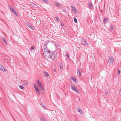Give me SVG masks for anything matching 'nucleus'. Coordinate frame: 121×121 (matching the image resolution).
Segmentation results:
<instances>
[{
  "mask_svg": "<svg viewBox=\"0 0 121 121\" xmlns=\"http://www.w3.org/2000/svg\"><path fill=\"white\" fill-rule=\"evenodd\" d=\"M40 105L42 106L44 108H47L42 103H40Z\"/></svg>",
  "mask_w": 121,
  "mask_h": 121,
  "instance_id": "5701e85b",
  "label": "nucleus"
},
{
  "mask_svg": "<svg viewBox=\"0 0 121 121\" xmlns=\"http://www.w3.org/2000/svg\"><path fill=\"white\" fill-rule=\"evenodd\" d=\"M35 90H36V91L38 90L39 89L38 88V87H36V88H35Z\"/></svg>",
  "mask_w": 121,
  "mask_h": 121,
  "instance_id": "2f4dec72",
  "label": "nucleus"
},
{
  "mask_svg": "<svg viewBox=\"0 0 121 121\" xmlns=\"http://www.w3.org/2000/svg\"><path fill=\"white\" fill-rule=\"evenodd\" d=\"M40 119L41 121H45V120L43 117H40Z\"/></svg>",
  "mask_w": 121,
  "mask_h": 121,
  "instance_id": "b1692460",
  "label": "nucleus"
},
{
  "mask_svg": "<svg viewBox=\"0 0 121 121\" xmlns=\"http://www.w3.org/2000/svg\"><path fill=\"white\" fill-rule=\"evenodd\" d=\"M22 83L23 85H26L27 84V82L26 81L23 80L22 81Z\"/></svg>",
  "mask_w": 121,
  "mask_h": 121,
  "instance_id": "2eb2a0df",
  "label": "nucleus"
},
{
  "mask_svg": "<svg viewBox=\"0 0 121 121\" xmlns=\"http://www.w3.org/2000/svg\"><path fill=\"white\" fill-rule=\"evenodd\" d=\"M33 87L34 88H36V87H37V86H36V85L35 84H34L33 85Z\"/></svg>",
  "mask_w": 121,
  "mask_h": 121,
  "instance_id": "7c9ffc66",
  "label": "nucleus"
},
{
  "mask_svg": "<svg viewBox=\"0 0 121 121\" xmlns=\"http://www.w3.org/2000/svg\"><path fill=\"white\" fill-rule=\"evenodd\" d=\"M31 49L32 50H33L34 49V48L33 47H31Z\"/></svg>",
  "mask_w": 121,
  "mask_h": 121,
  "instance_id": "473e14b6",
  "label": "nucleus"
},
{
  "mask_svg": "<svg viewBox=\"0 0 121 121\" xmlns=\"http://www.w3.org/2000/svg\"><path fill=\"white\" fill-rule=\"evenodd\" d=\"M9 8L10 10L12 11L15 15L17 16H18L17 13L15 9L13 8H12L10 6H9Z\"/></svg>",
  "mask_w": 121,
  "mask_h": 121,
  "instance_id": "7ed1b4c3",
  "label": "nucleus"
},
{
  "mask_svg": "<svg viewBox=\"0 0 121 121\" xmlns=\"http://www.w3.org/2000/svg\"><path fill=\"white\" fill-rule=\"evenodd\" d=\"M60 69H63V65L61 63H60Z\"/></svg>",
  "mask_w": 121,
  "mask_h": 121,
  "instance_id": "aec40b11",
  "label": "nucleus"
},
{
  "mask_svg": "<svg viewBox=\"0 0 121 121\" xmlns=\"http://www.w3.org/2000/svg\"><path fill=\"white\" fill-rule=\"evenodd\" d=\"M0 70L4 72H6L7 70L0 64Z\"/></svg>",
  "mask_w": 121,
  "mask_h": 121,
  "instance_id": "0eeeda50",
  "label": "nucleus"
},
{
  "mask_svg": "<svg viewBox=\"0 0 121 121\" xmlns=\"http://www.w3.org/2000/svg\"><path fill=\"white\" fill-rule=\"evenodd\" d=\"M108 21V20L106 18H105L103 21V22L104 23H105L107 22Z\"/></svg>",
  "mask_w": 121,
  "mask_h": 121,
  "instance_id": "f3484780",
  "label": "nucleus"
},
{
  "mask_svg": "<svg viewBox=\"0 0 121 121\" xmlns=\"http://www.w3.org/2000/svg\"><path fill=\"white\" fill-rule=\"evenodd\" d=\"M55 4L57 6L59 7H61L62 6V5L60 3H56Z\"/></svg>",
  "mask_w": 121,
  "mask_h": 121,
  "instance_id": "ddd939ff",
  "label": "nucleus"
},
{
  "mask_svg": "<svg viewBox=\"0 0 121 121\" xmlns=\"http://www.w3.org/2000/svg\"><path fill=\"white\" fill-rule=\"evenodd\" d=\"M81 41V43L83 45H87V43L86 40L82 39Z\"/></svg>",
  "mask_w": 121,
  "mask_h": 121,
  "instance_id": "423d86ee",
  "label": "nucleus"
},
{
  "mask_svg": "<svg viewBox=\"0 0 121 121\" xmlns=\"http://www.w3.org/2000/svg\"><path fill=\"white\" fill-rule=\"evenodd\" d=\"M30 5L32 7L35 8H36L38 7V6L37 5L33 3L31 4Z\"/></svg>",
  "mask_w": 121,
  "mask_h": 121,
  "instance_id": "9b49d317",
  "label": "nucleus"
},
{
  "mask_svg": "<svg viewBox=\"0 0 121 121\" xmlns=\"http://www.w3.org/2000/svg\"><path fill=\"white\" fill-rule=\"evenodd\" d=\"M114 59L112 57H111L108 60V62L110 64L113 63L114 61Z\"/></svg>",
  "mask_w": 121,
  "mask_h": 121,
  "instance_id": "39448f33",
  "label": "nucleus"
},
{
  "mask_svg": "<svg viewBox=\"0 0 121 121\" xmlns=\"http://www.w3.org/2000/svg\"><path fill=\"white\" fill-rule=\"evenodd\" d=\"M70 78L75 82L76 83L77 82V79L74 77H72Z\"/></svg>",
  "mask_w": 121,
  "mask_h": 121,
  "instance_id": "1a4fd4ad",
  "label": "nucleus"
},
{
  "mask_svg": "<svg viewBox=\"0 0 121 121\" xmlns=\"http://www.w3.org/2000/svg\"><path fill=\"white\" fill-rule=\"evenodd\" d=\"M56 20H57V21H59V18L58 17H56Z\"/></svg>",
  "mask_w": 121,
  "mask_h": 121,
  "instance_id": "c85d7f7f",
  "label": "nucleus"
},
{
  "mask_svg": "<svg viewBox=\"0 0 121 121\" xmlns=\"http://www.w3.org/2000/svg\"><path fill=\"white\" fill-rule=\"evenodd\" d=\"M27 26L30 28L31 29L33 30V27L29 23V22H27L26 23Z\"/></svg>",
  "mask_w": 121,
  "mask_h": 121,
  "instance_id": "6e6552de",
  "label": "nucleus"
},
{
  "mask_svg": "<svg viewBox=\"0 0 121 121\" xmlns=\"http://www.w3.org/2000/svg\"><path fill=\"white\" fill-rule=\"evenodd\" d=\"M2 40L6 44H7V42L6 41V40L5 38H2Z\"/></svg>",
  "mask_w": 121,
  "mask_h": 121,
  "instance_id": "dca6fc26",
  "label": "nucleus"
},
{
  "mask_svg": "<svg viewBox=\"0 0 121 121\" xmlns=\"http://www.w3.org/2000/svg\"><path fill=\"white\" fill-rule=\"evenodd\" d=\"M117 73L118 74V75H120L121 73V71L119 69L118 70V72Z\"/></svg>",
  "mask_w": 121,
  "mask_h": 121,
  "instance_id": "4be33fe9",
  "label": "nucleus"
},
{
  "mask_svg": "<svg viewBox=\"0 0 121 121\" xmlns=\"http://www.w3.org/2000/svg\"><path fill=\"white\" fill-rule=\"evenodd\" d=\"M51 44V42H50L44 43V48L43 51L44 55L46 56L48 60L50 61L54 60L57 55L56 53L55 52L51 53L50 51L47 49V46H49Z\"/></svg>",
  "mask_w": 121,
  "mask_h": 121,
  "instance_id": "f257e3e1",
  "label": "nucleus"
},
{
  "mask_svg": "<svg viewBox=\"0 0 121 121\" xmlns=\"http://www.w3.org/2000/svg\"><path fill=\"white\" fill-rule=\"evenodd\" d=\"M42 1L44 2L45 3H47L48 2V1L47 0H42Z\"/></svg>",
  "mask_w": 121,
  "mask_h": 121,
  "instance_id": "bb28decb",
  "label": "nucleus"
},
{
  "mask_svg": "<svg viewBox=\"0 0 121 121\" xmlns=\"http://www.w3.org/2000/svg\"><path fill=\"white\" fill-rule=\"evenodd\" d=\"M105 92L106 94H108V92H107L106 91Z\"/></svg>",
  "mask_w": 121,
  "mask_h": 121,
  "instance_id": "f704fd0d",
  "label": "nucleus"
},
{
  "mask_svg": "<svg viewBox=\"0 0 121 121\" xmlns=\"http://www.w3.org/2000/svg\"><path fill=\"white\" fill-rule=\"evenodd\" d=\"M36 91L38 94H39L40 93V91L39 89H38V90Z\"/></svg>",
  "mask_w": 121,
  "mask_h": 121,
  "instance_id": "cd10ccee",
  "label": "nucleus"
},
{
  "mask_svg": "<svg viewBox=\"0 0 121 121\" xmlns=\"http://www.w3.org/2000/svg\"><path fill=\"white\" fill-rule=\"evenodd\" d=\"M36 82L37 83V85L40 89L43 91L44 90V87L42 84V83L39 80H37L36 81Z\"/></svg>",
  "mask_w": 121,
  "mask_h": 121,
  "instance_id": "f03ea898",
  "label": "nucleus"
},
{
  "mask_svg": "<svg viewBox=\"0 0 121 121\" xmlns=\"http://www.w3.org/2000/svg\"><path fill=\"white\" fill-rule=\"evenodd\" d=\"M44 73L45 74V75H44V76L46 77H48L49 76V74L48 73L46 72L45 71H44Z\"/></svg>",
  "mask_w": 121,
  "mask_h": 121,
  "instance_id": "4468645a",
  "label": "nucleus"
},
{
  "mask_svg": "<svg viewBox=\"0 0 121 121\" xmlns=\"http://www.w3.org/2000/svg\"><path fill=\"white\" fill-rule=\"evenodd\" d=\"M74 22L75 23H76L77 22V20L76 18H74Z\"/></svg>",
  "mask_w": 121,
  "mask_h": 121,
  "instance_id": "393cba45",
  "label": "nucleus"
},
{
  "mask_svg": "<svg viewBox=\"0 0 121 121\" xmlns=\"http://www.w3.org/2000/svg\"><path fill=\"white\" fill-rule=\"evenodd\" d=\"M80 69H79L78 70V73H79V76H81V72L80 71Z\"/></svg>",
  "mask_w": 121,
  "mask_h": 121,
  "instance_id": "412c9836",
  "label": "nucleus"
},
{
  "mask_svg": "<svg viewBox=\"0 0 121 121\" xmlns=\"http://www.w3.org/2000/svg\"><path fill=\"white\" fill-rule=\"evenodd\" d=\"M71 8H72V10L74 11V12L75 13H76L77 12V10L73 6H72Z\"/></svg>",
  "mask_w": 121,
  "mask_h": 121,
  "instance_id": "9d476101",
  "label": "nucleus"
},
{
  "mask_svg": "<svg viewBox=\"0 0 121 121\" xmlns=\"http://www.w3.org/2000/svg\"><path fill=\"white\" fill-rule=\"evenodd\" d=\"M71 89L76 92L78 94H79V93L78 90L73 85H71Z\"/></svg>",
  "mask_w": 121,
  "mask_h": 121,
  "instance_id": "20e7f679",
  "label": "nucleus"
},
{
  "mask_svg": "<svg viewBox=\"0 0 121 121\" xmlns=\"http://www.w3.org/2000/svg\"><path fill=\"white\" fill-rule=\"evenodd\" d=\"M19 87L22 90L25 89V88L22 85H20L19 86Z\"/></svg>",
  "mask_w": 121,
  "mask_h": 121,
  "instance_id": "a211bd4d",
  "label": "nucleus"
},
{
  "mask_svg": "<svg viewBox=\"0 0 121 121\" xmlns=\"http://www.w3.org/2000/svg\"><path fill=\"white\" fill-rule=\"evenodd\" d=\"M66 56L67 57V58L69 59V57L68 55V54H66Z\"/></svg>",
  "mask_w": 121,
  "mask_h": 121,
  "instance_id": "c756f323",
  "label": "nucleus"
},
{
  "mask_svg": "<svg viewBox=\"0 0 121 121\" xmlns=\"http://www.w3.org/2000/svg\"><path fill=\"white\" fill-rule=\"evenodd\" d=\"M76 110L77 111H78L80 113H81V114L82 113V111H81L80 109L78 107V108H76Z\"/></svg>",
  "mask_w": 121,
  "mask_h": 121,
  "instance_id": "f8f14e48",
  "label": "nucleus"
},
{
  "mask_svg": "<svg viewBox=\"0 0 121 121\" xmlns=\"http://www.w3.org/2000/svg\"><path fill=\"white\" fill-rule=\"evenodd\" d=\"M88 6L89 7L91 8H92V5L91 4V3H89L88 4Z\"/></svg>",
  "mask_w": 121,
  "mask_h": 121,
  "instance_id": "6ab92c4d",
  "label": "nucleus"
},
{
  "mask_svg": "<svg viewBox=\"0 0 121 121\" xmlns=\"http://www.w3.org/2000/svg\"><path fill=\"white\" fill-rule=\"evenodd\" d=\"M61 25L62 26H64V25L63 24V23H62L61 24Z\"/></svg>",
  "mask_w": 121,
  "mask_h": 121,
  "instance_id": "72a5a7b5",
  "label": "nucleus"
},
{
  "mask_svg": "<svg viewBox=\"0 0 121 121\" xmlns=\"http://www.w3.org/2000/svg\"><path fill=\"white\" fill-rule=\"evenodd\" d=\"M110 28L111 30H112L113 29V26H112V25H111L110 26Z\"/></svg>",
  "mask_w": 121,
  "mask_h": 121,
  "instance_id": "a878e982",
  "label": "nucleus"
}]
</instances>
